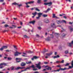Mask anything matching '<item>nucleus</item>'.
I'll return each instance as SVG.
<instances>
[{
  "mask_svg": "<svg viewBox=\"0 0 73 73\" xmlns=\"http://www.w3.org/2000/svg\"><path fill=\"white\" fill-rule=\"evenodd\" d=\"M40 65H41V62H39L38 64H36L35 65H36V68H38L39 69H40L41 67Z\"/></svg>",
  "mask_w": 73,
  "mask_h": 73,
  "instance_id": "1",
  "label": "nucleus"
},
{
  "mask_svg": "<svg viewBox=\"0 0 73 73\" xmlns=\"http://www.w3.org/2000/svg\"><path fill=\"white\" fill-rule=\"evenodd\" d=\"M44 4L45 5H48V7H49V6H51V5H52V2L45 3H44Z\"/></svg>",
  "mask_w": 73,
  "mask_h": 73,
  "instance_id": "2",
  "label": "nucleus"
},
{
  "mask_svg": "<svg viewBox=\"0 0 73 73\" xmlns=\"http://www.w3.org/2000/svg\"><path fill=\"white\" fill-rule=\"evenodd\" d=\"M38 15V17H36V19H39L40 17L41 16V15H42V13H37Z\"/></svg>",
  "mask_w": 73,
  "mask_h": 73,
  "instance_id": "3",
  "label": "nucleus"
},
{
  "mask_svg": "<svg viewBox=\"0 0 73 73\" xmlns=\"http://www.w3.org/2000/svg\"><path fill=\"white\" fill-rule=\"evenodd\" d=\"M53 53L52 52H51L50 53H47L46 54V56H46L45 57V58H48V56H50V55H52V54Z\"/></svg>",
  "mask_w": 73,
  "mask_h": 73,
  "instance_id": "4",
  "label": "nucleus"
},
{
  "mask_svg": "<svg viewBox=\"0 0 73 73\" xmlns=\"http://www.w3.org/2000/svg\"><path fill=\"white\" fill-rule=\"evenodd\" d=\"M19 54H21V52H19L17 51H16V52L15 53L14 56H18Z\"/></svg>",
  "mask_w": 73,
  "mask_h": 73,
  "instance_id": "5",
  "label": "nucleus"
},
{
  "mask_svg": "<svg viewBox=\"0 0 73 73\" xmlns=\"http://www.w3.org/2000/svg\"><path fill=\"white\" fill-rule=\"evenodd\" d=\"M25 67H18L17 68H16L15 69V70H19V69H25Z\"/></svg>",
  "mask_w": 73,
  "mask_h": 73,
  "instance_id": "6",
  "label": "nucleus"
},
{
  "mask_svg": "<svg viewBox=\"0 0 73 73\" xmlns=\"http://www.w3.org/2000/svg\"><path fill=\"white\" fill-rule=\"evenodd\" d=\"M60 70H66V68H60L56 70L57 72H59L60 71Z\"/></svg>",
  "mask_w": 73,
  "mask_h": 73,
  "instance_id": "7",
  "label": "nucleus"
},
{
  "mask_svg": "<svg viewBox=\"0 0 73 73\" xmlns=\"http://www.w3.org/2000/svg\"><path fill=\"white\" fill-rule=\"evenodd\" d=\"M18 60H22V58H16V62H18L19 63L20 62H21V60H19L18 61Z\"/></svg>",
  "mask_w": 73,
  "mask_h": 73,
  "instance_id": "8",
  "label": "nucleus"
},
{
  "mask_svg": "<svg viewBox=\"0 0 73 73\" xmlns=\"http://www.w3.org/2000/svg\"><path fill=\"white\" fill-rule=\"evenodd\" d=\"M26 65V63L24 62H22L21 64V66H25Z\"/></svg>",
  "mask_w": 73,
  "mask_h": 73,
  "instance_id": "9",
  "label": "nucleus"
},
{
  "mask_svg": "<svg viewBox=\"0 0 73 73\" xmlns=\"http://www.w3.org/2000/svg\"><path fill=\"white\" fill-rule=\"evenodd\" d=\"M34 2H35L34 1H31L30 2L26 3V5H27V4H33Z\"/></svg>",
  "mask_w": 73,
  "mask_h": 73,
  "instance_id": "10",
  "label": "nucleus"
},
{
  "mask_svg": "<svg viewBox=\"0 0 73 73\" xmlns=\"http://www.w3.org/2000/svg\"><path fill=\"white\" fill-rule=\"evenodd\" d=\"M4 65L5 66H7V64L5 63H1L0 64V66Z\"/></svg>",
  "mask_w": 73,
  "mask_h": 73,
  "instance_id": "11",
  "label": "nucleus"
},
{
  "mask_svg": "<svg viewBox=\"0 0 73 73\" xmlns=\"http://www.w3.org/2000/svg\"><path fill=\"white\" fill-rule=\"evenodd\" d=\"M51 27L53 28H56V27L54 23H52L51 24Z\"/></svg>",
  "mask_w": 73,
  "mask_h": 73,
  "instance_id": "12",
  "label": "nucleus"
},
{
  "mask_svg": "<svg viewBox=\"0 0 73 73\" xmlns=\"http://www.w3.org/2000/svg\"><path fill=\"white\" fill-rule=\"evenodd\" d=\"M35 23H36V21H33L29 22V24H35Z\"/></svg>",
  "mask_w": 73,
  "mask_h": 73,
  "instance_id": "13",
  "label": "nucleus"
},
{
  "mask_svg": "<svg viewBox=\"0 0 73 73\" xmlns=\"http://www.w3.org/2000/svg\"><path fill=\"white\" fill-rule=\"evenodd\" d=\"M46 40V41H50V37L49 36H48L47 39H45Z\"/></svg>",
  "mask_w": 73,
  "mask_h": 73,
  "instance_id": "14",
  "label": "nucleus"
},
{
  "mask_svg": "<svg viewBox=\"0 0 73 73\" xmlns=\"http://www.w3.org/2000/svg\"><path fill=\"white\" fill-rule=\"evenodd\" d=\"M50 9L48 8L46 11H44V12H45V13H47V12H48V11H49Z\"/></svg>",
  "mask_w": 73,
  "mask_h": 73,
  "instance_id": "15",
  "label": "nucleus"
},
{
  "mask_svg": "<svg viewBox=\"0 0 73 73\" xmlns=\"http://www.w3.org/2000/svg\"><path fill=\"white\" fill-rule=\"evenodd\" d=\"M53 15L52 16L53 18H56L57 19H59V18L55 16V14H53Z\"/></svg>",
  "mask_w": 73,
  "mask_h": 73,
  "instance_id": "16",
  "label": "nucleus"
},
{
  "mask_svg": "<svg viewBox=\"0 0 73 73\" xmlns=\"http://www.w3.org/2000/svg\"><path fill=\"white\" fill-rule=\"evenodd\" d=\"M59 57H60V56L58 55H57L56 56H54L53 57V58H59Z\"/></svg>",
  "mask_w": 73,
  "mask_h": 73,
  "instance_id": "17",
  "label": "nucleus"
},
{
  "mask_svg": "<svg viewBox=\"0 0 73 73\" xmlns=\"http://www.w3.org/2000/svg\"><path fill=\"white\" fill-rule=\"evenodd\" d=\"M45 22L46 23H48L49 22V21L48 19H46L45 20Z\"/></svg>",
  "mask_w": 73,
  "mask_h": 73,
  "instance_id": "18",
  "label": "nucleus"
},
{
  "mask_svg": "<svg viewBox=\"0 0 73 73\" xmlns=\"http://www.w3.org/2000/svg\"><path fill=\"white\" fill-rule=\"evenodd\" d=\"M70 28V32H73V28H72L71 27L69 26V28Z\"/></svg>",
  "mask_w": 73,
  "mask_h": 73,
  "instance_id": "19",
  "label": "nucleus"
},
{
  "mask_svg": "<svg viewBox=\"0 0 73 73\" xmlns=\"http://www.w3.org/2000/svg\"><path fill=\"white\" fill-rule=\"evenodd\" d=\"M26 62L27 64H32V62H31V61H30V62L26 61Z\"/></svg>",
  "mask_w": 73,
  "mask_h": 73,
  "instance_id": "20",
  "label": "nucleus"
},
{
  "mask_svg": "<svg viewBox=\"0 0 73 73\" xmlns=\"http://www.w3.org/2000/svg\"><path fill=\"white\" fill-rule=\"evenodd\" d=\"M46 69H47L48 70H52V68H51V67H48V68H46Z\"/></svg>",
  "mask_w": 73,
  "mask_h": 73,
  "instance_id": "21",
  "label": "nucleus"
},
{
  "mask_svg": "<svg viewBox=\"0 0 73 73\" xmlns=\"http://www.w3.org/2000/svg\"><path fill=\"white\" fill-rule=\"evenodd\" d=\"M24 38H29V37L26 35H24Z\"/></svg>",
  "mask_w": 73,
  "mask_h": 73,
  "instance_id": "22",
  "label": "nucleus"
},
{
  "mask_svg": "<svg viewBox=\"0 0 73 73\" xmlns=\"http://www.w3.org/2000/svg\"><path fill=\"white\" fill-rule=\"evenodd\" d=\"M48 50L47 49L46 50V51L45 50H44L43 51H42V53H43V54H44V53H45V52H48Z\"/></svg>",
  "mask_w": 73,
  "mask_h": 73,
  "instance_id": "23",
  "label": "nucleus"
},
{
  "mask_svg": "<svg viewBox=\"0 0 73 73\" xmlns=\"http://www.w3.org/2000/svg\"><path fill=\"white\" fill-rule=\"evenodd\" d=\"M36 14H37V12H35V13H32V14H33V15L34 16H36Z\"/></svg>",
  "mask_w": 73,
  "mask_h": 73,
  "instance_id": "24",
  "label": "nucleus"
},
{
  "mask_svg": "<svg viewBox=\"0 0 73 73\" xmlns=\"http://www.w3.org/2000/svg\"><path fill=\"white\" fill-rule=\"evenodd\" d=\"M10 68L11 70H14V69H15V67L12 66Z\"/></svg>",
  "mask_w": 73,
  "mask_h": 73,
  "instance_id": "25",
  "label": "nucleus"
},
{
  "mask_svg": "<svg viewBox=\"0 0 73 73\" xmlns=\"http://www.w3.org/2000/svg\"><path fill=\"white\" fill-rule=\"evenodd\" d=\"M30 69H31V67H27L25 69V70H26V71H27V69H29V70H30Z\"/></svg>",
  "mask_w": 73,
  "mask_h": 73,
  "instance_id": "26",
  "label": "nucleus"
},
{
  "mask_svg": "<svg viewBox=\"0 0 73 73\" xmlns=\"http://www.w3.org/2000/svg\"><path fill=\"white\" fill-rule=\"evenodd\" d=\"M13 47L16 50H17V49H18L17 48V46H16L14 45L13 46Z\"/></svg>",
  "mask_w": 73,
  "mask_h": 73,
  "instance_id": "27",
  "label": "nucleus"
},
{
  "mask_svg": "<svg viewBox=\"0 0 73 73\" xmlns=\"http://www.w3.org/2000/svg\"><path fill=\"white\" fill-rule=\"evenodd\" d=\"M3 49H7L8 48V46H3Z\"/></svg>",
  "mask_w": 73,
  "mask_h": 73,
  "instance_id": "28",
  "label": "nucleus"
},
{
  "mask_svg": "<svg viewBox=\"0 0 73 73\" xmlns=\"http://www.w3.org/2000/svg\"><path fill=\"white\" fill-rule=\"evenodd\" d=\"M37 2L38 3H41V0H38Z\"/></svg>",
  "mask_w": 73,
  "mask_h": 73,
  "instance_id": "29",
  "label": "nucleus"
},
{
  "mask_svg": "<svg viewBox=\"0 0 73 73\" xmlns=\"http://www.w3.org/2000/svg\"><path fill=\"white\" fill-rule=\"evenodd\" d=\"M30 67H31L32 68H35V67L34 65H32L31 66H30Z\"/></svg>",
  "mask_w": 73,
  "mask_h": 73,
  "instance_id": "30",
  "label": "nucleus"
},
{
  "mask_svg": "<svg viewBox=\"0 0 73 73\" xmlns=\"http://www.w3.org/2000/svg\"><path fill=\"white\" fill-rule=\"evenodd\" d=\"M12 4H14L15 5H19V4L17 3H13Z\"/></svg>",
  "mask_w": 73,
  "mask_h": 73,
  "instance_id": "31",
  "label": "nucleus"
},
{
  "mask_svg": "<svg viewBox=\"0 0 73 73\" xmlns=\"http://www.w3.org/2000/svg\"><path fill=\"white\" fill-rule=\"evenodd\" d=\"M43 16L44 17H47V16H48V15H47L44 14L43 15Z\"/></svg>",
  "mask_w": 73,
  "mask_h": 73,
  "instance_id": "32",
  "label": "nucleus"
},
{
  "mask_svg": "<svg viewBox=\"0 0 73 73\" xmlns=\"http://www.w3.org/2000/svg\"><path fill=\"white\" fill-rule=\"evenodd\" d=\"M56 22L57 23V24H59L60 23V21H57Z\"/></svg>",
  "mask_w": 73,
  "mask_h": 73,
  "instance_id": "33",
  "label": "nucleus"
},
{
  "mask_svg": "<svg viewBox=\"0 0 73 73\" xmlns=\"http://www.w3.org/2000/svg\"><path fill=\"white\" fill-rule=\"evenodd\" d=\"M62 22H63V23H64L65 24H66V22L65 20H62Z\"/></svg>",
  "mask_w": 73,
  "mask_h": 73,
  "instance_id": "34",
  "label": "nucleus"
},
{
  "mask_svg": "<svg viewBox=\"0 0 73 73\" xmlns=\"http://www.w3.org/2000/svg\"><path fill=\"white\" fill-rule=\"evenodd\" d=\"M50 36H51V37L52 38H53V37H54L53 35L52 34L50 35Z\"/></svg>",
  "mask_w": 73,
  "mask_h": 73,
  "instance_id": "35",
  "label": "nucleus"
},
{
  "mask_svg": "<svg viewBox=\"0 0 73 73\" xmlns=\"http://www.w3.org/2000/svg\"><path fill=\"white\" fill-rule=\"evenodd\" d=\"M35 10L37 11H38L39 12L40 11V10L38 9V8H36L35 9Z\"/></svg>",
  "mask_w": 73,
  "mask_h": 73,
  "instance_id": "36",
  "label": "nucleus"
},
{
  "mask_svg": "<svg viewBox=\"0 0 73 73\" xmlns=\"http://www.w3.org/2000/svg\"><path fill=\"white\" fill-rule=\"evenodd\" d=\"M33 58H35V59H37V58H38V57H37L36 56H33Z\"/></svg>",
  "mask_w": 73,
  "mask_h": 73,
  "instance_id": "37",
  "label": "nucleus"
},
{
  "mask_svg": "<svg viewBox=\"0 0 73 73\" xmlns=\"http://www.w3.org/2000/svg\"><path fill=\"white\" fill-rule=\"evenodd\" d=\"M68 50H66L65 52V54H68Z\"/></svg>",
  "mask_w": 73,
  "mask_h": 73,
  "instance_id": "38",
  "label": "nucleus"
},
{
  "mask_svg": "<svg viewBox=\"0 0 73 73\" xmlns=\"http://www.w3.org/2000/svg\"><path fill=\"white\" fill-rule=\"evenodd\" d=\"M4 26L7 28V27H9V26L8 25L6 24L4 25Z\"/></svg>",
  "mask_w": 73,
  "mask_h": 73,
  "instance_id": "39",
  "label": "nucleus"
},
{
  "mask_svg": "<svg viewBox=\"0 0 73 73\" xmlns=\"http://www.w3.org/2000/svg\"><path fill=\"white\" fill-rule=\"evenodd\" d=\"M29 53H33V51H29L28 52Z\"/></svg>",
  "mask_w": 73,
  "mask_h": 73,
  "instance_id": "40",
  "label": "nucleus"
},
{
  "mask_svg": "<svg viewBox=\"0 0 73 73\" xmlns=\"http://www.w3.org/2000/svg\"><path fill=\"white\" fill-rule=\"evenodd\" d=\"M4 49V48L3 47V46H2V48H0V50H3Z\"/></svg>",
  "mask_w": 73,
  "mask_h": 73,
  "instance_id": "41",
  "label": "nucleus"
},
{
  "mask_svg": "<svg viewBox=\"0 0 73 73\" xmlns=\"http://www.w3.org/2000/svg\"><path fill=\"white\" fill-rule=\"evenodd\" d=\"M7 58L8 60H12V58H11L8 57Z\"/></svg>",
  "mask_w": 73,
  "mask_h": 73,
  "instance_id": "42",
  "label": "nucleus"
},
{
  "mask_svg": "<svg viewBox=\"0 0 73 73\" xmlns=\"http://www.w3.org/2000/svg\"><path fill=\"white\" fill-rule=\"evenodd\" d=\"M65 36H66V34H65L63 33L62 35V36L63 37H64Z\"/></svg>",
  "mask_w": 73,
  "mask_h": 73,
  "instance_id": "43",
  "label": "nucleus"
},
{
  "mask_svg": "<svg viewBox=\"0 0 73 73\" xmlns=\"http://www.w3.org/2000/svg\"><path fill=\"white\" fill-rule=\"evenodd\" d=\"M69 65V63H67L65 65V66H68Z\"/></svg>",
  "mask_w": 73,
  "mask_h": 73,
  "instance_id": "44",
  "label": "nucleus"
},
{
  "mask_svg": "<svg viewBox=\"0 0 73 73\" xmlns=\"http://www.w3.org/2000/svg\"><path fill=\"white\" fill-rule=\"evenodd\" d=\"M69 68H68V69H71V68H73V67L72 66H69Z\"/></svg>",
  "mask_w": 73,
  "mask_h": 73,
  "instance_id": "45",
  "label": "nucleus"
},
{
  "mask_svg": "<svg viewBox=\"0 0 73 73\" xmlns=\"http://www.w3.org/2000/svg\"><path fill=\"white\" fill-rule=\"evenodd\" d=\"M64 60H62L61 62H60V63H64Z\"/></svg>",
  "mask_w": 73,
  "mask_h": 73,
  "instance_id": "46",
  "label": "nucleus"
},
{
  "mask_svg": "<svg viewBox=\"0 0 73 73\" xmlns=\"http://www.w3.org/2000/svg\"><path fill=\"white\" fill-rule=\"evenodd\" d=\"M69 46H72V43H69Z\"/></svg>",
  "mask_w": 73,
  "mask_h": 73,
  "instance_id": "47",
  "label": "nucleus"
},
{
  "mask_svg": "<svg viewBox=\"0 0 73 73\" xmlns=\"http://www.w3.org/2000/svg\"><path fill=\"white\" fill-rule=\"evenodd\" d=\"M33 70H34L35 71H36V70H37V69H35V68H34L33 69Z\"/></svg>",
  "mask_w": 73,
  "mask_h": 73,
  "instance_id": "48",
  "label": "nucleus"
},
{
  "mask_svg": "<svg viewBox=\"0 0 73 73\" xmlns=\"http://www.w3.org/2000/svg\"><path fill=\"white\" fill-rule=\"evenodd\" d=\"M0 2L1 3H3L4 2V0H0Z\"/></svg>",
  "mask_w": 73,
  "mask_h": 73,
  "instance_id": "49",
  "label": "nucleus"
},
{
  "mask_svg": "<svg viewBox=\"0 0 73 73\" xmlns=\"http://www.w3.org/2000/svg\"><path fill=\"white\" fill-rule=\"evenodd\" d=\"M56 67H58V68H61V66L60 65H57L56 66Z\"/></svg>",
  "mask_w": 73,
  "mask_h": 73,
  "instance_id": "50",
  "label": "nucleus"
},
{
  "mask_svg": "<svg viewBox=\"0 0 73 73\" xmlns=\"http://www.w3.org/2000/svg\"><path fill=\"white\" fill-rule=\"evenodd\" d=\"M6 52H11L12 51V50H6Z\"/></svg>",
  "mask_w": 73,
  "mask_h": 73,
  "instance_id": "51",
  "label": "nucleus"
},
{
  "mask_svg": "<svg viewBox=\"0 0 73 73\" xmlns=\"http://www.w3.org/2000/svg\"><path fill=\"white\" fill-rule=\"evenodd\" d=\"M36 36L38 37H40V36H39V35H38V34H36Z\"/></svg>",
  "mask_w": 73,
  "mask_h": 73,
  "instance_id": "52",
  "label": "nucleus"
},
{
  "mask_svg": "<svg viewBox=\"0 0 73 73\" xmlns=\"http://www.w3.org/2000/svg\"><path fill=\"white\" fill-rule=\"evenodd\" d=\"M18 5L19 7L20 8V7L21 6H22V5H21V4H20V5Z\"/></svg>",
  "mask_w": 73,
  "mask_h": 73,
  "instance_id": "53",
  "label": "nucleus"
},
{
  "mask_svg": "<svg viewBox=\"0 0 73 73\" xmlns=\"http://www.w3.org/2000/svg\"><path fill=\"white\" fill-rule=\"evenodd\" d=\"M56 63H60V61H57L56 62Z\"/></svg>",
  "mask_w": 73,
  "mask_h": 73,
  "instance_id": "54",
  "label": "nucleus"
},
{
  "mask_svg": "<svg viewBox=\"0 0 73 73\" xmlns=\"http://www.w3.org/2000/svg\"><path fill=\"white\" fill-rule=\"evenodd\" d=\"M48 63L47 62H44V64H47Z\"/></svg>",
  "mask_w": 73,
  "mask_h": 73,
  "instance_id": "55",
  "label": "nucleus"
},
{
  "mask_svg": "<svg viewBox=\"0 0 73 73\" xmlns=\"http://www.w3.org/2000/svg\"><path fill=\"white\" fill-rule=\"evenodd\" d=\"M24 71H26V70H25V69L24 70H22L21 71V72H24Z\"/></svg>",
  "mask_w": 73,
  "mask_h": 73,
  "instance_id": "56",
  "label": "nucleus"
},
{
  "mask_svg": "<svg viewBox=\"0 0 73 73\" xmlns=\"http://www.w3.org/2000/svg\"><path fill=\"white\" fill-rule=\"evenodd\" d=\"M13 33H17L16 31H13Z\"/></svg>",
  "mask_w": 73,
  "mask_h": 73,
  "instance_id": "57",
  "label": "nucleus"
},
{
  "mask_svg": "<svg viewBox=\"0 0 73 73\" xmlns=\"http://www.w3.org/2000/svg\"><path fill=\"white\" fill-rule=\"evenodd\" d=\"M23 14H22V13H21V17H23Z\"/></svg>",
  "mask_w": 73,
  "mask_h": 73,
  "instance_id": "58",
  "label": "nucleus"
},
{
  "mask_svg": "<svg viewBox=\"0 0 73 73\" xmlns=\"http://www.w3.org/2000/svg\"><path fill=\"white\" fill-rule=\"evenodd\" d=\"M12 26L13 27H14V28H16V26L13 25H12Z\"/></svg>",
  "mask_w": 73,
  "mask_h": 73,
  "instance_id": "59",
  "label": "nucleus"
},
{
  "mask_svg": "<svg viewBox=\"0 0 73 73\" xmlns=\"http://www.w3.org/2000/svg\"><path fill=\"white\" fill-rule=\"evenodd\" d=\"M38 28L39 29H41V27H38Z\"/></svg>",
  "mask_w": 73,
  "mask_h": 73,
  "instance_id": "60",
  "label": "nucleus"
},
{
  "mask_svg": "<svg viewBox=\"0 0 73 73\" xmlns=\"http://www.w3.org/2000/svg\"><path fill=\"white\" fill-rule=\"evenodd\" d=\"M33 73H39V72H38L36 71L35 72H34Z\"/></svg>",
  "mask_w": 73,
  "mask_h": 73,
  "instance_id": "61",
  "label": "nucleus"
},
{
  "mask_svg": "<svg viewBox=\"0 0 73 73\" xmlns=\"http://www.w3.org/2000/svg\"><path fill=\"white\" fill-rule=\"evenodd\" d=\"M7 31H6V30H4V31H3V33H4V32H7Z\"/></svg>",
  "mask_w": 73,
  "mask_h": 73,
  "instance_id": "62",
  "label": "nucleus"
},
{
  "mask_svg": "<svg viewBox=\"0 0 73 73\" xmlns=\"http://www.w3.org/2000/svg\"><path fill=\"white\" fill-rule=\"evenodd\" d=\"M69 24H73V23H72V22H69Z\"/></svg>",
  "mask_w": 73,
  "mask_h": 73,
  "instance_id": "63",
  "label": "nucleus"
},
{
  "mask_svg": "<svg viewBox=\"0 0 73 73\" xmlns=\"http://www.w3.org/2000/svg\"><path fill=\"white\" fill-rule=\"evenodd\" d=\"M13 19L14 20H16L17 19V18H13Z\"/></svg>",
  "mask_w": 73,
  "mask_h": 73,
  "instance_id": "64",
  "label": "nucleus"
}]
</instances>
